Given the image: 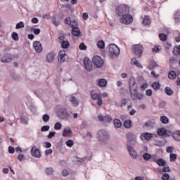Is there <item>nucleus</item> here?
Listing matches in <instances>:
<instances>
[{
	"label": "nucleus",
	"mask_w": 180,
	"mask_h": 180,
	"mask_svg": "<svg viewBox=\"0 0 180 180\" xmlns=\"http://www.w3.org/2000/svg\"><path fill=\"white\" fill-rule=\"evenodd\" d=\"M150 160L153 162H157L158 161V159H157V155H153L151 156Z\"/></svg>",
	"instance_id": "680f3d73"
},
{
	"label": "nucleus",
	"mask_w": 180,
	"mask_h": 180,
	"mask_svg": "<svg viewBox=\"0 0 180 180\" xmlns=\"http://www.w3.org/2000/svg\"><path fill=\"white\" fill-rule=\"evenodd\" d=\"M153 137V134L148 133V132H145L141 134V139L142 140H146L147 141H148L149 140H151Z\"/></svg>",
	"instance_id": "6ab92c4d"
},
{
	"label": "nucleus",
	"mask_w": 180,
	"mask_h": 180,
	"mask_svg": "<svg viewBox=\"0 0 180 180\" xmlns=\"http://www.w3.org/2000/svg\"><path fill=\"white\" fill-rule=\"evenodd\" d=\"M98 139L100 141H106L109 136H108V132L106 131L101 129L98 132Z\"/></svg>",
	"instance_id": "6e6552de"
},
{
	"label": "nucleus",
	"mask_w": 180,
	"mask_h": 180,
	"mask_svg": "<svg viewBox=\"0 0 180 180\" xmlns=\"http://www.w3.org/2000/svg\"><path fill=\"white\" fill-rule=\"evenodd\" d=\"M162 49V48L161 47V46H160V45H156V46H155L152 49V51H153V53H160V51H161Z\"/></svg>",
	"instance_id": "c756f323"
},
{
	"label": "nucleus",
	"mask_w": 180,
	"mask_h": 180,
	"mask_svg": "<svg viewBox=\"0 0 180 180\" xmlns=\"http://www.w3.org/2000/svg\"><path fill=\"white\" fill-rule=\"evenodd\" d=\"M114 126L119 129L120 127H122V122L119 119L114 120Z\"/></svg>",
	"instance_id": "2f4dec72"
},
{
	"label": "nucleus",
	"mask_w": 180,
	"mask_h": 180,
	"mask_svg": "<svg viewBox=\"0 0 180 180\" xmlns=\"http://www.w3.org/2000/svg\"><path fill=\"white\" fill-rule=\"evenodd\" d=\"M131 126V120H127L124 122V127H125V129H130Z\"/></svg>",
	"instance_id": "c9c22d12"
},
{
	"label": "nucleus",
	"mask_w": 180,
	"mask_h": 180,
	"mask_svg": "<svg viewBox=\"0 0 180 180\" xmlns=\"http://www.w3.org/2000/svg\"><path fill=\"white\" fill-rule=\"evenodd\" d=\"M131 64H133V65L139 67V68H143V65H141V63H140V62H139V60H137V59L135 58L131 59Z\"/></svg>",
	"instance_id": "5701e85b"
},
{
	"label": "nucleus",
	"mask_w": 180,
	"mask_h": 180,
	"mask_svg": "<svg viewBox=\"0 0 180 180\" xmlns=\"http://www.w3.org/2000/svg\"><path fill=\"white\" fill-rule=\"evenodd\" d=\"M98 119L100 122H108L110 123V122H112V117H110V115H106V116H102V115H98Z\"/></svg>",
	"instance_id": "f3484780"
},
{
	"label": "nucleus",
	"mask_w": 180,
	"mask_h": 180,
	"mask_svg": "<svg viewBox=\"0 0 180 180\" xmlns=\"http://www.w3.org/2000/svg\"><path fill=\"white\" fill-rule=\"evenodd\" d=\"M168 78L169 79H175V78H176V73L175 72V71L172 70V71L169 72Z\"/></svg>",
	"instance_id": "cd10ccee"
},
{
	"label": "nucleus",
	"mask_w": 180,
	"mask_h": 180,
	"mask_svg": "<svg viewBox=\"0 0 180 180\" xmlns=\"http://www.w3.org/2000/svg\"><path fill=\"white\" fill-rule=\"evenodd\" d=\"M162 172H171V168H169V167H165L162 169Z\"/></svg>",
	"instance_id": "bf43d9fd"
},
{
	"label": "nucleus",
	"mask_w": 180,
	"mask_h": 180,
	"mask_svg": "<svg viewBox=\"0 0 180 180\" xmlns=\"http://www.w3.org/2000/svg\"><path fill=\"white\" fill-rule=\"evenodd\" d=\"M8 153L10 154H13L15 153V148H13L12 146H9L8 147Z\"/></svg>",
	"instance_id": "e2e57ef3"
},
{
	"label": "nucleus",
	"mask_w": 180,
	"mask_h": 180,
	"mask_svg": "<svg viewBox=\"0 0 180 180\" xmlns=\"http://www.w3.org/2000/svg\"><path fill=\"white\" fill-rule=\"evenodd\" d=\"M160 87L161 84H160V82H155L152 84V88H153L155 91H158V89H160Z\"/></svg>",
	"instance_id": "c85d7f7f"
},
{
	"label": "nucleus",
	"mask_w": 180,
	"mask_h": 180,
	"mask_svg": "<svg viewBox=\"0 0 180 180\" xmlns=\"http://www.w3.org/2000/svg\"><path fill=\"white\" fill-rule=\"evenodd\" d=\"M120 22L122 25H130L133 23V15H130V13H127V14L121 16Z\"/></svg>",
	"instance_id": "f03ea898"
},
{
	"label": "nucleus",
	"mask_w": 180,
	"mask_h": 180,
	"mask_svg": "<svg viewBox=\"0 0 180 180\" xmlns=\"http://www.w3.org/2000/svg\"><path fill=\"white\" fill-rule=\"evenodd\" d=\"M33 47L37 53H41L43 51V47L41 46V43L39 41H35L33 43Z\"/></svg>",
	"instance_id": "4468645a"
},
{
	"label": "nucleus",
	"mask_w": 180,
	"mask_h": 180,
	"mask_svg": "<svg viewBox=\"0 0 180 180\" xmlns=\"http://www.w3.org/2000/svg\"><path fill=\"white\" fill-rule=\"evenodd\" d=\"M72 35L75 36V37H78L81 34V31L79 28H78V25L72 26Z\"/></svg>",
	"instance_id": "a211bd4d"
},
{
	"label": "nucleus",
	"mask_w": 180,
	"mask_h": 180,
	"mask_svg": "<svg viewBox=\"0 0 180 180\" xmlns=\"http://www.w3.org/2000/svg\"><path fill=\"white\" fill-rule=\"evenodd\" d=\"M176 161V154L171 153L170 154V162H175Z\"/></svg>",
	"instance_id": "37998d69"
},
{
	"label": "nucleus",
	"mask_w": 180,
	"mask_h": 180,
	"mask_svg": "<svg viewBox=\"0 0 180 180\" xmlns=\"http://www.w3.org/2000/svg\"><path fill=\"white\" fill-rule=\"evenodd\" d=\"M109 53L111 57H117L120 54V49L116 44H111L109 45Z\"/></svg>",
	"instance_id": "7ed1b4c3"
},
{
	"label": "nucleus",
	"mask_w": 180,
	"mask_h": 180,
	"mask_svg": "<svg viewBox=\"0 0 180 180\" xmlns=\"http://www.w3.org/2000/svg\"><path fill=\"white\" fill-rule=\"evenodd\" d=\"M62 174H63V176H68L70 175V173L68 172V170L65 169L63 170Z\"/></svg>",
	"instance_id": "13d9d810"
},
{
	"label": "nucleus",
	"mask_w": 180,
	"mask_h": 180,
	"mask_svg": "<svg viewBox=\"0 0 180 180\" xmlns=\"http://www.w3.org/2000/svg\"><path fill=\"white\" fill-rule=\"evenodd\" d=\"M127 148L131 158H137V153L133 150V147L128 146Z\"/></svg>",
	"instance_id": "aec40b11"
},
{
	"label": "nucleus",
	"mask_w": 180,
	"mask_h": 180,
	"mask_svg": "<svg viewBox=\"0 0 180 180\" xmlns=\"http://www.w3.org/2000/svg\"><path fill=\"white\" fill-rule=\"evenodd\" d=\"M91 99L94 101H98L97 105L101 106L102 103H103V101L102 100V94L101 93H92L91 92Z\"/></svg>",
	"instance_id": "0eeeda50"
},
{
	"label": "nucleus",
	"mask_w": 180,
	"mask_h": 180,
	"mask_svg": "<svg viewBox=\"0 0 180 180\" xmlns=\"http://www.w3.org/2000/svg\"><path fill=\"white\" fill-rule=\"evenodd\" d=\"M45 172L47 174V175H53L54 170L52 167H48L45 169Z\"/></svg>",
	"instance_id": "a19ab883"
},
{
	"label": "nucleus",
	"mask_w": 180,
	"mask_h": 180,
	"mask_svg": "<svg viewBox=\"0 0 180 180\" xmlns=\"http://www.w3.org/2000/svg\"><path fill=\"white\" fill-rule=\"evenodd\" d=\"M107 84H108V81H106V79H100L98 80V86H100L101 88L106 86Z\"/></svg>",
	"instance_id": "b1692460"
},
{
	"label": "nucleus",
	"mask_w": 180,
	"mask_h": 180,
	"mask_svg": "<svg viewBox=\"0 0 180 180\" xmlns=\"http://www.w3.org/2000/svg\"><path fill=\"white\" fill-rule=\"evenodd\" d=\"M160 122H162V123H163L164 124H167V123L169 122V120L166 116H162L160 117Z\"/></svg>",
	"instance_id": "ea45409f"
},
{
	"label": "nucleus",
	"mask_w": 180,
	"mask_h": 180,
	"mask_svg": "<svg viewBox=\"0 0 180 180\" xmlns=\"http://www.w3.org/2000/svg\"><path fill=\"white\" fill-rule=\"evenodd\" d=\"M11 36L12 39H13V40H15V41H18V40H19V36L18 35V33L13 32Z\"/></svg>",
	"instance_id": "49530a36"
},
{
	"label": "nucleus",
	"mask_w": 180,
	"mask_h": 180,
	"mask_svg": "<svg viewBox=\"0 0 180 180\" xmlns=\"http://www.w3.org/2000/svg\"><path fill=\"white\" fill-rule=\"evenodd\" d=\"M72 133V131H71L70 129H65L63 130V137H68V136H70Z\"/></svg>",
	"instance_id": "72a5a7b5"
},
{
	"label": "nucleus",
	"mask_w": 180,
	"mask_h": 180,
	"mask_svg": "<svg viewBox=\"0 0 180 180\" xmlns=\"http://www.w3.org/2000/svg\"><path fill=\"white\" fill-rule=\"evenodd\" d=\"M174 19H175V21H176V23H179V22H180V16H179L178 14H176L174 15Z\"/></svg>",
	"instance_id": "774afa93"
},
{
	"label": "nucleus",
	"mask_w": 180,
	"mask_h": 180,
	"mask_svg": "<svg viewBox=\"0 0 180 180\" xmlns=\"http://www.w3.org/2000/svg\"><path fill=\"white\" fill-rule=\"evenodd\" d=\"M127 105V101L126 98H122L121 101L120 107L123 108V106H126Z\"/></svg>",
	"instance_id": "3c124183"
},
{
	"label": "nucleus",
	"mask_w": 180,
	"mask_h": 180,
	"mask_svg": "<svg viewBox=\"0 0 180 180\" xmlns=\"http://www.w3.org/2000/svg\"><path fill=\"white\" fill-rule=\"evenodd\" d=\"M162 180H168L169 179V174L165 173L163 174V175L162 176Z\"/></svg>",
	"instance_id": "6e6d98bb"
},
{
	"label": "nucleus",
	"mask_w": 180,
	"mask_h": 180,
	"mask_svg": "<svg viewBox=\"0 0 180 180\" xmlns=\"http://www.w3.org/2000/svg\"><path fill=\"white\" fill-rule=\"evenodd\" d=\"M34 34H40V29H32Z\"/></svg>",
	"instance_id": "338daca9"
},
{
	"label": "nucleus",
	"mask_w": 180,
	"mask_h": 180,
	"mask_svg": "<svg viewBox=\"0 0 180 180\" xmlns=\"http://www.w3.org/2000/svg\"><path fill=\"white\" fill-rule=\"evenodd\" d=\"M133 53L137 57H141L144 51V47L141 44L134 45L131 47Z\"/></svg>",
	"instance_id": "20e7f679"
},
{
	"label": "nucleus",
	"mask_w": 180,
	"mask_h": 180,
	"mask_svg": "<svg viewBox=\"0 0 180 180\" xmlns=\"http://www.w3.org/2000/svg\"><path fill=\"white\" fill-rule=\"evenodd\" d=\"M66 146L70 148L74 146V141L71 139L68 140L66 141Z\"/></svg>",
	"instance_id": "a18cd8bd"
},
{
	"label": "nucleus",
	"mask_w": 180,
	"mask_h": 180,
	"mask_svg": "<svg viewBox=\"0 0 180 180\" xmlns=\"http://www.w3.org/2000/svg\"><path fill=\"white\" fill-rule=\"evenodd\" d=\"M79 50H86V45L84 42H82L79 46Z\"/></svg>",
	"instance_id": "8fccbe9b"
},
{
	"label": "nucleus",
	"mask_w": 180,
	"mask_h": 180,
	"mask_svg": "<svg viewBox=\"0 0 180 180\" xmlns=\"http://www.w3.org/2000/svg\"><path fill=\"white\" fill-rule=\"evenodd\" d=\"M172 137L176 141H180V131H177L174 133L172 134Z\"/></svg>",
	"instance_id": "a878e982"
},
{
	"label": "nucleus",
	"mask_w": 180,
	"mask_h": 180,
	"mask_svg": "<svg viewBox=\"0 0 180 180\" xmlns=\"http://www.w3.org/2000/svg\"><path fill=\"white\" fill-rule=\"evenodd\" d=\"M131 93V98H132L133 101H141L143 98H144V96L140 93H137V91H130Z\"/></svg>",
	"instance_id": "f8f14e48"
},
{
	"label": "nucleus",
	"mask_w": 180,
	"mask_h": 180,
	"mask_svg": "<svg viewBox=\"0 0 180 180\" xmlns=\"http://www.w3.org/2000/svg\"><path fill=\"white\" fill-rule=\"evenodd\" d=\"M127 137H128V143H131V141H135L134 134L133 133H129L127 134Z\"/></svg>",
	"instance_id": "e433bc0d"
},
{
	"label": "nucleus",
	"mask_w": 180,
	"mask_h": 180,
	"mask_svg": "<svg viewBox=\"0 0 180 180\" xmlns=\"http://www.w3.org/2000/svg\"><path fill=\"white\" fill-rule=\"evenodd\" d=\"M70 102L72 103V105H73V106H78V100L77 99V98L72 96L70 97Z\"/></svg>",
	"instance_id": "473e14b6"
},
{
	"label": "nucleus",
	"mask_w": 180,
	"mask_h": 180,
	"mask_svg": "<svg viewBox=\"0 0 180 180\" xmlns=\"http://www.w3.org/2000/svg\"><path fill=\"white\" fill-rule=\"evenodd\" d=\"M1 63H11V61H12V58L5 56L1 58Z\"/></svg>",
	"instance_id": "7c9ffc66"
},
{
	"label": "nucleus",
	"mask_w": 180,
	"mask_h": 180,
	"mask_svg": "<svg viewBox=\"0 0 180 180\" xmlns=\"http://www.w3.org/2000/svg\"><path fill=\"white\" fill-rule=\"evenodd\" d=\"M159 39L161 40V41H167L168 37L167 34L162 33L159 34Z\"/></svg>",
	"instance_id": "f704fd0d"
},
{
	"label": "nucleus",
	"mask_w": 180,
	"mask_h": 180,
	"mask_svg": "<svg viewBox=\"0 0 180 180\" xmlns=\"http://www.w3.org/2000/svg\"><path fill=\"white\" fill-rule=\"evenodd\" d=\"M65 60H67V53H65V50L60 51L58 54V63L62 64V63H65Z\"/></svg>",
	"instance_id": "1a4fd4ad"
},
{
	"label": "nucleus",
	"mask_w": 180,
	"mask_h": 180,
	"mask_svg": "<svg viewBox=\"0 0 180 180\" xmlns=\"http://www.w3.org/2000/svg\"><path fill=\"white\" fill-rule=\"evenodd\" d=\"M41 131H49L50 130V126L49 125H45L43 126L41 129Z\"/></svg>",
	"instance_id": "603ef678"
},
{
	"label": "nucleus",
	"mask_w": 180,
	"mask_h": 180,
	"mask_svg": "<svg viewBox=\"0 0 180 180\" xmlns=\"http://www.w3.org/2000/svg\"><path fill=\"white\" fill-rule=\"evenodd\" d=\"M44 147L45 148H50V147H51V143H50V142H45L44 145Z\"/></svg>",
	"instance_id": "69168bd1"
},
{
	"label": "nucleus",
	"mask_w": 180,
	"mask_h": 180,
	"mask_svg": "<svg viewBox=\"0 0 180 180\" xmlns=\"http://www.w3.org/2000/svg\"><path fill=\"white\" fill-rule=\"evenodd\" d=\"M156 164H158L159 167H165V165H167V162L162 158H159L158 159V161H156Z\"/></svg>",
	"instance_id": "4be33fe9"
},
{
	"label": "nucleus",
	"mask_w": 180,
	"mask_h": 180,
	"mask_svg": "<svg viewBox=\"0 0 180 180\" xmlns=\"http://www.w3.org/2000/svg\"><path fill=\"white\" fill-rule=\"evenodd\" d=\"M154 126V122L149 121L144 124V127H153Z\"/></svg>",
	"instance_id": "de8ad7c7"
},
{
	"label": "nucleus",
	"mask_w": 180,
	"mask_h": 180,
	"mask_svg": "<svg viewBox=\"0 0 180 180\" xmlns=\"http://www.w3.org/2000/svg\"><path fill=\"white\" fill-rule=\"evenodd\" d=\"M146 95H147V96H151L153 95V90L151 89L146 90Z\"/></svg>",
	"instance_id": "0e129e2a"
},
{
	"label": "nucleus",
	"mask_w": 180,
	"mask_h": 180,
	"mask_svg": "<svg viewBox=\"0 0 180 180\" xmlns=\"http://www.w3.org/2000/svg\"><path fill=\"white\" fill-rule=\"evenodd\" d=\"M61 115L65 117V119H68L70 117V114L67 112L66 110L61 112Z\"/></svg>",
	"instance_id": "09e8293b"
},
{
	"label": "nucleus",
	"mask_w": 180,
	"mask_h": 180,
	"mask_svg": "<svg viewBox=\"0 0 180 180\" xmlns=\"http://www.w3.org/2000/svg\"><path fill=\"white\" fill-rule=\"evenodd\" d=\"M147 88H148V84H147V83H144L141 86V91H146V89H147Z\"/></svg>",
	"instance_id": "5fc2aeb1"
},
{
	"label": "nucleus",
	"mask_w": 180,
	"mask_h": 180,
	"mask_svg": "<svg viewBox=\"0 0 180 180\" xmlns=\"http://www.w3.org/2000/svg\"><path fill=\"white\" fill-rule=\"evenodd\" d=\"M18 160L20 162L23 161L25 160V155L23 154L18 155Z\"/></svg>",
	"instance_id": "052dcab7"
},
{
	"label": "nucleus",
	"mask_w": 180,
	"mask_h": 180,
	"mask_svg": "<svg viewBox=\"0 0 180 180\" xmlns=\"http://www.w3.org/2000/svg\"><path fill=\"white\" fill-rule=\"evenodd\" d=\"M142 23L143 25H144V26H150V25L151 24V20H150V17L146 15L143 20Z\"/></svg>",
	"instance_id": "412c9836"
},
{
	"label": "nucleus",
	"mask_w": 180,
	"mask_h": 180,
	"mask_svg": "<svg viewBox=\"0 0 180 180\" xmlns=\"http://www.w3.org/2000/svg\"><path fill=\"white\" fill-rule=\"evenodd\" d=\"M22 27H25V22L20 21V22L17 23L15 29H22Z\"/></svg>",
	"instance_id": "79ce46f5"
},
{
	"label": "nucleus",
	"mask_w": 180,
	"mask_h": 180,
	"mask_svg": "<svg viewBox=\"0 0 180 180\" xmlns=\"http://www.w3.org/2000/svg\"><path fill=\"white\" fill-rule=\"evenodd\" d=\"M61 127H63V124L60 122H56L54 125L55 130H61Z\"/></svg>",
	"instance_id": "c03bdc74"
},
{
	"label": "nucleus",
	"mask_w": 180,
	"mask_h": 180,
	"mask_svg": "<svg viewBox=\"0 0 180 180\" xmlns=\"http://www.w3.org/2000/svg\"><path fill=\"white\" fill-rule=\"evenodd\" d=\"M93 64L97 68H101L103 67L104 61L102 58L98 56H95L92 58Z\"/></svg>",
	"instance_id": "39448f33"
},
{
	"label": "nucleus",
	"mask_w": 180,
	"mask_h": 180,
	"mask_svg": "<svg viewBox=\"0 0 180 180\" xmlns=\"http://www.w3.org/2000/svg\"><path fill=\"white\" fill-rule=\"evenodd\" d=\"M97 47L98 49H105V41L103 40H100L97 42Z\"/></svg>",
	"instance_id": "4c0bfd02"
},
{
	"label": "nucleus",
	"mask_w": 180,
	"mask_h": 180,
	"mask_svg": "<svg viewBox=\"0 0 180 180\" xmlns=\"http://www.w3.org/2000/svg\"><path fill=\"white\" fill-rule=\"evenodd\" d=\"M165 93L166 95H167L168 96H171L174 95V91H172V89H171L170 87H165Z\"/></svg>",
	"instance_id": "bb28decb"
},
{
	"label": "nucleus",
	"mask_w": 180,
	"mask_h": 180,
	"mask_svg": "<svg viewBox=\"0 0 180 180\" xmlns=\"http://www.w3.org/2000/svg\"><path fill=\"white\" fill-rule=\"evenodd\" d=\"M129 85L130 92H133V91H138L139 87L137 86V82H136V79H134V77H131L129 78Z\"/></svg>",
	"instance_id": "423d86ee"
},
{
	"label": "nucleus",
	"mask_w": 180,
	"mask_h": 180,
	"mask_svg": "<svg viewBox=\"0 0 180 180\" xmlns=\"http://www.w3.org/2000/svg\"><path fill=\"white\" fill-rule=\"evenodd\" d=\"M151 157L152 155L148 153L143 155V158L145 161H149V160H151Z\"/></svg>",
	"instance_id": "58836bf2"
},
{
	"label": "nucleus",
	"mask_w": 180,
	"mask_h": 180,
	"mask_svg": "<svg viewBox=\"0 0 180 180\" xmlns=\"http://www.w3.org/2000/svg\"><path fill=\"white\" fill-rule=\"evenodd\" d=\"M157 133L158 136H165V134H167V129H165V128L158 129Z\"/></svg>",
	"instance_id": "393cba45"
},
{
	"label": "nucleus",
	"mask_w": 180,
	"mask_h": 180,
	"mask_svg": "<svg viewBox=\"0 0 180 180\" xmlns=\"http://www.w3.org/2000/svg\"><path fill=\"white\" fill-rule=\"evenodd\" d=\"M46 58L48 63H53V61H54V59L56 58V53H54V51H51L48 53L46 54Z\"/></svg>",
	"instance_id": "dca6fc26"
},
{
	"label": "nucleus",
	"mask_w": 180,
	"mask_h": 180,
	"mask_svg": "<svg viewBox=\"0 0 180 180\" xmlns=\"http://www.w3.org/2000/svg\"><path fill=\"white\" fill-rule=\"evenodd\" d=\"M42 119L44 122H49V120H50V116H49L47 114H45L43 115Z\"/></svg>",
	"instance_id": "864d4df0"
},
{
	"label": "nucleus",
	"mask_w": 180,
	"mask_h": 180,
	"mask_svg": "<svg viewBox=\"0 0 180 180\" xmlns=\"http://www.w3.org/2000/svg\"><path fill=\"white\" fill-rule=\"evenodd\" d=\"M127 13H130V6L129 5L121 4L115 8V14L118 18H121Z\"/></svg>",
	"instance_id": "f257e3e1"
},
{
	"label": "nucleus",
	"mask_w": 180,
	"mask_h": 180,
	"mask_svg": "<svg viewBox=\"0 0 180 180\" xmlns=\"http://www.w3.org/2000/svg\"><path fill=\"white\" fill-rule=\"evenodd\" d=\"M31 155L34 157L35 158H40L41 157V153H40V150L37 148V146H34L32 147L31 150Z\"/></svg>",
	"instance_id": "9d476101"
},
{
	"label": "nucleus",
	"mask_w": 180,
	"mask_h": 180,
	"mask_svg": "<svg viewBox=\"0 0 180 180\" xmlns=\"http://www.w3.org/2000/svg\"><path fill=\"white\" fill-rule=\"evenodd\" d=\"M58 40L59 43L61 44L62 49H68V47H70V42L64 40V36L59 37Z\"/></svg>",
	"instance_id": "ddd939ff"
},
{
	"label": "nucleus",
	"mask_w": 180,
	"mask_h": 180,
	"mask_svg": "<svg viewBox=\"0 0 180 180\" xmlns=\"http://www.w3.org/2000/svg\"><path fill=\"white\" fill-rule=\"evenodd\" d=\"M84 68L85 70H86V71H92V68H94V67L92 66V62H91V60H89L88 57L84 58Z\"/></svg>",
	"instance_id": "9b49d317"
},
{
	"label": "nucleus",
	"mask_w": 180,
	"mask_h": 180,
	"mask_svg": "<svg viewBox=\"0 0 180 180\" xmlns=\"http://www.w3.org/2000/svg\"><path fill=\"white\" fill-rule=\"evenodd\" d=\"M65 25H68L70 27H72V26H78V22L75 20H71V18L68 17L65 19Z\"/></svg>",
	"instance_id": "2eb2a0df"
},
{
	"label": "nucleus",
	"mask_w": 180,
	"mask_h": 180,
	"mask_svg": "<svg viewBox=\"0 0 180 180\" xmlns=\"http://www.w3.org/2000/svg\"><path fill=\"white\" fill-rule=\"evenodd\" d=\"M175 63H176V58L175 57H172L169 59V64L172 65V64H175Z\"/></svg>",
	"instance_id": "4d7b16f0"
}]
</instances>
